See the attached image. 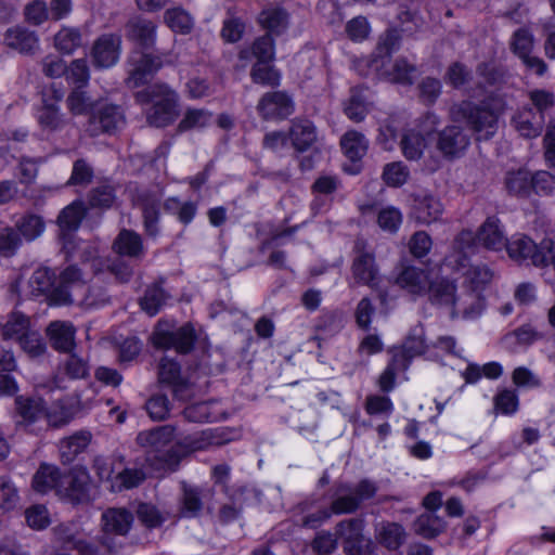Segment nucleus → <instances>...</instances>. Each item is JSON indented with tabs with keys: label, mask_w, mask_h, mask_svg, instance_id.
<instances>
[{
	"label": "nucleus",
	"mask_w": 555,
	"mask_h": 555,
	"mask_svg": "<svg viewBox=\"0 0 555 555\" xmlns=\"http://www.w3.org/2000/svg\"><path fill=\"white\" fill-rule=\"evenodd\" d=\"M476 250L474 232L463 230L455 236L450 253L443 259V266L463 276V288L482 292L492 281L494 272L487 264L470 262L469 257Z\"/></svg>",
	"instance_id": "obj_1"
},
{
	"label": "nucleus",
	"mask_w": 555,
	"mask_h": 555,
	"mask_svg": "<svg viewBox=\"0 0 555 555\" xmlns=\"http://www.w3.org/2000/svg\"><path fill=\"white\" fill-rule=\"evenodd\" d=\"M506 109L501 96H489L480 103L461 101L451 107L450 114L455 121L465 122L477 141H488L499 129V119Z\"/></svg>",
	"instance_id": "obj_2"
},
{
	"label": "nucleus",
	"mask_w": 555,
	"mask_h": 555,
	"mask_svg": "<svg viewBox=\"0 0 555 555\" xmlns=\"http://www.w3.org/2000/svg\"><path fill=\"white\" fill-rule=\"evenodd\" d=\"M140 104L152 103L146 113L151 126L163 128L172 124L178 117V94L168 85L155 83L135 93Z\"/></svg>",
	"instance_id": "obj_3"
},
{
	"label": "nucleus",
	"mask_w": 555,
	"mask_h": 555,
	"mask_svg": "<svg viewBox=\"0 0 555 555\" xmlns=\"http://www.w3.org/2000/svg\"><path fill=\"white\" fill-rule=\"evenodd\" d=\"M214 440L212 433L205 430L193 436L185 437L182 441L157 454L146 455V462L156 470L175 472L184 454L204 450L210 444H219Z\"/></svg>",
	"instance_id": "obj_4"
},
{
	"label": "nucleus",
	"mask_w": 555,
	"mask_h": 555,
	"mask_svg": "<svg viewBox=\"0 0 555 555\" xmlns=\"http://www.w3.org/2000/svg\"><path fill=\"white\" fill-rule=\"evenodd\" d=\"M551 240H544L537 245L530 237L522 234L514 235L506 242L508 256L518 263L544 267L550 263Z\"/></svg>",
	"instance_id": "obj_5"
},
{
	"label": "nucleus",
	"mask_w": 555,
	"mask_h": 555,
	"mask_svg": "<svg viewBox=\"0 0 555 555\" xmlns=\"http://www.w3.org/2000/svg\"><path fill=\"white\" fill-rule=\"evenodd\" d=\"M133 522V515L125 507H109L102 513L101 525L103 537L101 545L107 553H117L121 548V543L116 541L113 535L125 537Z\"/></svg>",
	"instance_id": "obj_6"
},
{
	"label": "nucleus",
	"mask_w": 555,
	"mask_h": 555,
	"mask_svg": "<svg viewBox=\"0 0 555 555\" xmlns=\"http://www.w3.org/2000/svg\"><path fill=\"white\" fill-rule=\"evenodd\" d=\"M376 491V486L370 480H362L356 487L340 485L336 489V496L332 501L331 509L336 515L351 514L360 507L363 501L372 499Z\"/></svg>",
	"instance_id": "obj_7"
},
{
	"label": "nucleus",
	"mask_w": 555,
	"mask_h": 555,
	"mask_svg": "<svg viewBox=\"0 0 555 555\" xmlns=\"http://www.w3.org/2000/svg\"><path fill=\"white\" fill-rule=\"evenodd\" d=\"M197 339L194 326L185 323L176 330H165L159 325L153 333L152 343L158 349H175L179 353H189Z\"/></svg>",
	"instance_id": "obj_8"
},
{
	"label": "nucleus",
	"mask_w": 555,
	"mask_h": 555,
	"mask_svg": "<svg viewBox=\"0 0 555 555\" xmlns=\"http://www.w3.org/2000/svg\"><path fill=\"white\" fill-rule=\"evenodd\" d=\"M335 534L343 540L347 555H373L372 544L363 535V520L351 518L336 526Z\"/></svg>",
	"instance_id": "obj_9"
},
{
	"label": "nucleus",
	"mask_w": 555,
	"mask_h": 555,
	"mask_svg": "<svg viewBox=\"0 0 555 555\" xmlns=\"http://www.w3.org/2000/svg\"><path fill=\"white\" fill-rule=\"evenodd\" d=\"M158 380L171 389L177 400L185 401L194 395L193 384L182 376L181 366L173 359L162 358L158 364Z\"/></svg>",
	"instance_id": "obj_10"
},
{
	"label": "nucleus",
	"mask_w": 555,
	"mask_h": 555,
	"mask_svg": "<svg viewBox=\"0 0 555 555\" xmlns=\"http://www.w3.org/2000/svg\"><path fill=\"white\" fill-rule=\"evenodd\" d=\"M163 193L158 190H142L137 194L135 204L142 211L145 233L151 237L159 234L160 202Z\"/></svg>",
	"instance_id": "obj_11"
},
{
	"label": "nucleus",
	"mask_w": 555,
	"mask_h": 555,
	"mask_svg": "<svg viewBox=\"0 0 555 555\" xmlns=\"http://www.w3.org/2000/svg\"><path fill=\"white\" fill-rule=\"evenodd\" d=\"M294 109L293 99L284 91L266 92L257 104V112L264 120L285 119Z\"/></svg>",
	"instance_id": "obj_12"
},
{
	"label": "nucleus",
	"mask_w": 555,
	"mask_h": 555,
	"mask_svg": "<svg viewBox=\"0 0 555 555\" xmlns=\"http://www.w3.org/2000/svg\"><path fill=\"white\" fill-rule=\"evenodd\" d=\"M356 248L357 255L354 256L351 264L352 281L357 285H366L374 288L378 285L380 279L375 256L373 253L360 249L359 243H357Z\"/></svg>",
	"instance_id": "obj_13"
},
{
	"label": "nucleus",
	"mask_w": 555,
	"mask_h": 555,
	"mask_svg": "<svg viewBox=\"0 0 555 555\" xmlns=\"http://www.w3.org/2000/svg\"><path fill=\"white\" fill-rule=\"evenodd\" d=\"M125 122L121 108L118 105L106 104L93 112L89 118L87 131L91 137L101 133H112Z\"/></svg>",
	"instance_id": "obj_14"
},
{
	"label": "nucleus",
	"mask_w": 555,
	"mask_h": 555,
	"mask_svg": "<svg viewBox=\"0 0 555 555\" xmlns=\"http://www.w3.org/2000/svg\"><path fill=\"white\" fill-rule=\"evenodd\" d=\"M121 37L117 34H104L93 43L92 62L95 67L108 68L114 66L120 56Z\"/></svg>",
	"instance_id": "obj_15"
},
{
	"label": "nucleus",
	"mask_w": 555,
	"mask_h": 555,
	"mask_svg": "<svg viewBox=\"0 0 555 555\" xmlns=\"http://www.w3.org/2000/svg\"><path fill=\"white\" fill-rule=\"evenodd\" d=\"M60 494L72 503L79 504L90 500V477L85 469H74L64 475Z\"/></svg>",
	"instance_id": "obj_16"
},
{
	"label": "nucleus",
	"mask_w": 555,
	"mask_h": 555,
	"mask_svg": "<svg viewBox=\"0 0 555 555\" xmlns=\"http://www.w3.org/2000/svg\"><path fill=\"white\" fill-rule=\"evenodd\" d=\"M470 143L468 134L460 126H448L438 134L437 147L444 157L461 156Z\"/></svg>",
	"instance_id": "obj_17"
},
{
	"label": "nucleus",
	"mask_w": 555,
	"mask_h": 555,
	"mask_svg": "<svg viewBox=\"0 0 555 555\" xmlns=\"http://www.w3.org/2000/svg\"><path fill=\"white\" fill-rule=\"evenodd\" d=\"M83 287L81 272L75 266H69L63 270L55 279V285L52 292V299L60 305H68L75 301L74 292Z\"/></svg>",
	"instance_id": "obj_18"
},
{
	"label": "nucleus",
	"mask_w": 555,
	"mask_h": 555,
	"mask_svg": "<svg viewBox=\"0 0 555 555\" xmlns=\"http://www.w3.org/2000/svg\"><path fill=\"white\" fill-rule=\"evenodd\" d=\"M486 308V299L482 292L472 288H463L456 295L452 317L462 315L464 319H476L481 315Z\"/></svg>",
	"instance_id": "obj_19"
},
{
	"label": "nucleus",
	"mask_w": 555,
	"mask_h": 555,
	"mask_svg": "<svg viewBox=\"0 0 555 555\" xmlns=\"http://www.w3.org/2000/svg\"><path fill=\"white\" fill-rule=\"evenodd\" d=\"M474 236L477 247L482 245L490 250H502L507 242L501 221L494 216L488 217Z\"/></svg>",
	"instance_id": "obj_20"
},
{
	"label": "nucleus",
	"mask_w": 555,
	"mask_h": 555,
	"mask_svg": "<svg viewBox=\"0 0 555 555\" xmlns=\"http://www.w3.org/2000/svg\"><path fill=\"white\" fill-rule=\"evenodd\" d=\"M430 282L428 270L414 266H406L401 269L396 278V284L412 295H424Z\"/></svg>",
	"instance_id": "obj_21"
},
{
	"label": "nucleus",
	"mask_w": 555,
	"mask_h": 555,
	"mask_svg": "<svg viewBox=\"0 0 555 555\" xmlns=\"http://www.w3.org/2000/svg\"><path fill=\"white\" fill-rule=\"evenodd\" d=\"M176 437V427L172 425H164L155 427L151 430L139 433L137 441L140 446L147 448V454H157L165 450Z\"/></svg>",
	"instance_id": "obj_22"
},
{
	"label": "nucleus",
	"mask_w": 555,
	"mask_h": 555,
	"mask_svg": "<svg viewBox=\"0 0 555 555\" xmlns=\"http://www.w3.org/2000/svg\"><path fill=\"white\" fill-rule=\"evenodd\" d=\"M156 29L157 26L153 21L134 16L126 24V37L143 49H151L156 41Z\"/></svg>",
	"instance_id": "obj_23"
},
{
	"label": "nucleus",
	"mask_w": 555,
	"mask_h": 555,
	"mask_svg": "<svg viewBox=\"0 0 555 555\" xmlns=\"http://www.w3.org/2000/svg\"><path fill=\"white\" fill-rule=\"evenodd\" d=\"M46 405L39 397L17 396L15 398V421L18 425H31L43 418Z\"/></svg>",
	"instance_id": "obj_24"
},
{
	"label": "nucleus",
	"mask_w": 555,
	"mask_h": 555,
	"mask_svg": "<svg viewBox=\"0 0 555 555\" xmlns=\"http://www.w3.org/2000/svg\"><path fill=\"white\" fill-rule=\"evenodd\" d=\"M288 139L297 152L304 153L317 142V128L308 119L295 118L288 130Z\"/></svg>",
	"instance_id": "obj_25"
},
{
	"label": "nucleus",
	"mask_w": 555,
	"mask_h": 555,
	"mask_svg": "<svg viewBox=\"0 0 555 555\" xmlns=\"http://www.w3.org/2000/svg\"><path fill=\"white\" fill-rule=\"evenodd\" d=\"M545 118L532 107H522L512 118V125L524 138L531 139L541 134Z\"/></svg>",
	"instance_id": "obj_26"
},
{
	"label": "nucleus",
	"mask_w": 555,
	"mask_h": 555,
	"mask_svg": "<svg viewBox=\"0 0 555 555\" xmlns=\"http://www.w3.org/2000/svg\"><path fill=\"white\" fill-rule=\"evenodd\" d=\"M3 40L7 47L22 54H34L39 48L37 34L23 26L7 29Z\"/></svg>",
	"instance_id": "obj_27"
},
{
	"label": "nucleus",
	"mask_w": 555,
	"mask_h": 555,
	"mask_svg": "<svg viewBox=\"0 0 555 555\" xmlns=\"http://www.w3.org/2000/svg\"><path fill=\"white\" fill-rule=\"evenodd\" d=\"M113 250L117 255L127 257L132 261H139L145 255L141 235L127 229L121 230L116 236L113 243Z\"/></svg>",
	"instance_id": "obj_28"
},
{
	"label": "nucleus",
	"mask_w": 555,
	"mask_h": 555,
	"mask_svg": "<svg viewBox=\"0 0 555 555\" xmlns=\"http://www.w3.org/2000/svg\"><path fill=\"white\" fill-rule=\"evenodd\" d=\"M160 65L159 60L151 54L140 55L138 60L131 61V68L126 79L127 86L129 88H138L146 83L158 70Z\"/></svg>",
	"instance_id": "obj_29"
},
{
	"label": "nucleus",
	"mask_w": 555,
	"mask_h": 555,
	"mask_svg": "<svg viewBox=\"0 0 555 555\" xmlns=\"http://www.w3.org/2000/svg\"><path fill=\"white\" fill-rule=\"evenodd\" d=\"M427 348L428 345L425 339L424 326L418 323L411 327L402 346L392 348L391 353L403 356L406 360V366H409L411 360L415 357L424 354Z\"/></svg>",
	"instance_id": "obj_30"
},
{
	"label": "nucleus",
	"mask_w": 555,
	"mask_h": 555,
	"mask_svg": "<svg viewBox=\"0 0 555 555\" xmlns=\"http://www.w3.org/2000/svg\"><path fill=\"white\" fill-rule=\"evenodd\" d=\"M444 210L440 198L424 193L414 197V215L418 222L430 224L440 219Z\"/></svg>",
	"instance_id": "obj_31"
},
{
	"label": "nucleus",
	"mask_w": 555,
	"mask_h": 555,
	"mask_svg": "<svg viewBox=\"0 0 555 555\" xmlns=\"http://www.w3.org/2000/svg\"><path fill=\"white\" fill-rule=\"evenodd\" d=\"M429 301L438 307L453 309L456 298V285L446 278L430 281L427 292Z\"/></svg>",
	"instance_id": "obj_32"
},
{
	"label": "nucleus",
	"mask_w": 555,
	"mask_h": 555,
	"mask_svg": "<svg viewBox=\"0 0 555 555\" xmlns=\"http://www.w3.org/2000/svg\"><path fill=\"white\" fill-rule=\"evenodd\" d=\"M51 345L62 352H70L75 346V328L69 322L54 321L47 330Z\"/></svg>",
	"instance_id": "obj_33"
},
{
	"label": "nucleus",
	"mask_w": 555,
	"mask_h": 555,
	"mask_svg": "<svg viewBox=\"0 0 555 555\" xmlns=\"http://www.w3.org/2000/svg\"><path fill=\"white\" fill-rule=\"evenodd\" d=\"M258 22L268 30L267 34L280 36L288 28L289 15L283 8L270 7L260 12Z\"/></svg>",
	"instance_id": "obj_34"
},
{
	"label": "nucleus",
	"mask_w": 555,
	"mask_h": 555,
	"mask_svg": "<svg viewBox=\"0 0 555 555\" xmlns=\"http://www.w3.org/2000/svg\"><path fill=\"white\" fill-rule=\"evenodd\" d=\"M63 477L64 475L61 474L56 466L41 464L33 477V488L39 493L56 490L60 494Z\"/></svg>",
	"instance_id": "obj_35"
},
{
	"label": "nucleus",
	"mask_w": 555,
	"mask_h": 555,
	"mask_svg": "<svg viewBox=\"0 0 555 555\" xmlns=\"http://www.w3.org/2000/svg\"><path fill=\"white\" fill-rule=\"evenodd\" d=\"M504 185L508 194L527 198L532 193V173L525 168L508 170L504 178Z\"/></svg>",
	"instance_id": "obj_36"
},
{
	"label": "nucleus",
	"mask_w": 555,
	"mask_h": 555,
	"mask_svg": "<svg viewBox=\"0 0 555 555\" xmlns=\"http://www.w3.org/2000/svg\"><path fill=\"white\" fill-rule=\"evenodd\" d=\"M36 117L43 131H59L66 125V120L55 103L43 101L42 106L37 111Z\"/></svg>",
	"instance_id": "obj_37"
},
{
	"label": "nucleus",
	"mask_w": 555,
	"mask_h": 555,
	"mask_svg": "<svg viewBox=\"0 0 555 555\" xmlns=\"http://www.w3.org/2000/svg\"><path fill=\"white\" fill-rule=\"evenodd\" d=\"M382 75L385 76L389 81L412 85L416 76L415 65L409 63L405 59L399 57L389 66H382Z\"/></svg>",
	"instance_id": "obj_38"
},
{
	"label": "nucleus",
	"mask_w": 555,
	"mask_h": 555,
	"mask_svg": "<svg viewBox=\"0 0 555 555\" xmlns=\"http://www.w3.org/2000/svg\"><path fill=\"white\" fill-rule=\"evenodd\" d=\"M55 540L64 548L78 550L86 539L83 531L78 522L60 524L54 529Z\"/></svg>",
	"instance_id": "obj_39"
},
{
	"label": "nucleus",
	"mask_w": 555,
	"mask_h": 555,
	"mask_svg": "<svg viewBox=\"0 0 555 555\" xmlns=\"http://www.w3.org/2000/svg\"><path fill=\"white\" fill-rule=\"evenodd\" d=\"M376 540L390 551L398 550L405 540L403 527L397 522H382L376 528Z\"/></svg>",
	"instance_id": "obj_40"
},
{
	"label": "nucleus",
	"mask_w": 555,
	"mask_h": 555,
	"mask_svg": "<svg viewBox=\"0 0 555 555\" xmlns=\"http://www.w3.org/2000/svg\"><path fill=\"white\" fill-rule=\"evenodd\" d=\"M340 146L350 160L357 162L366 154L369 141L361 132L349 130L341 137Z\"/></svg>",
	"instance_id": "obj_41"
},
{
	"label": "nucleus",
	"mask_w": 555,
	"mask_h": 555,
	"mask_svg": "<svg viewBox=\"0 0 555 555\" xmlns=\"http://www.w3.org/2000/svg\"><path fill=\"white\" fill-rule=\"evenodd\" d=\"M91 435L88 431H79L60 442V454L63 463H70L89 444Z\"/></svg>",
	"instance_id": "obj_42"
},
{
	"label": "nucleus",
	"mask_w": 555,
	"mask_h": 555,
	"mask_svg": "<svg viewBox=\"0 0 555 555\" xmlns=\"http://www.w3.org/2000/svg\"><path fill=\"white\" fill-rule=\"evenodd\" d=\"M400 146L406 159L418 160L424 154L427 142L422 133L415 130H408L401 138Z\"/></svg>",
	"instance_id": "obj_43"
},
{
	"label": "nucleus",
	"mask_w": 555,
	"mask_h": 555,
	"mask_svg": "<svg viewBox=\"0 0 555 555\" xmlns=\"http://www.w3.org/2000/svg\"><path fill=\"white\" fill-rule=\"evenodd\" d=\"M414 528L417 534L431 539L441 533L446 528L443 518L433 512H425L417 517L414 522Z\"/></svg>",
	"instance_id": "obj_44"
},
{
	"label": "nucleus",
	"mask_w": 555,
	"mask_h": 555,
	"mask_svg": "<svg viewBox=\"0 0 555 555\" xmlns=\"http://www.w3.org/2000/svg\"><path fill=\"white\" fill-rule=\"evenodd\" d=\"M86 210L82 203L74 202L66 206L57 217V223L62 232H74L76 231L83 217Z\"/></svg>",
	"instance_id": "obj_45"
},
{
	"label": "nucleus",
	"mask_w": 555,
	"mask_h": 555,
	"mask_svg": "<svg viewBox=\"0 0 555 555\" xmlns=\"http://www.w3.org/2000/svg\"><path fill=\"white\" fill-rule=\"evenodd\" d=\"M15 228L20 235H22L27 242H31L43 233L46 223L40 216L27 214L15 222Z\"/></svg>",
	"instance_id": "obj_46"
},
{
	"label": "nucleus",
	"mask_w": 555,
	"mask_h": 555,
	"mask_svg": "<svg viewBox=\"0 0 555 555\" xmlns=\"http://www.w3.org/2000/svg\"><path fill=\"white\" fill-rule=\"evenodd\" d=\"M54 285V273L48 268H39L35 270L29 279L30 293L35 297L47 294H50L52 297Z\"/></svg>",
	"instance_id": "obj_47"
},
{
	"label": "nucleus",
	"mask_w": 555,
	"mask_h": 555,
	"mask_svg": "<svg viewBox=\"0 0 555 555\" xmlns=\"http://www.w3.org/2000/svg\"><path fill=\"white\" fill-rule=\"evenodd\" d=\"M271 62H256L250 70L253 82L268 87H278L281 82L280 72L270 64Z\"/></svg>",
	"instance_id": "obj_48"
},
{
	"label": "nucleus",
	"mask_w": 555,
	"mask_h": 555,
	"mask_svg": "<svg viewBox=\"0 0 555 555\" xmlns=\"http://www.w3.org/2000/svg\"><path fill=\"white\" fill-rule=\"evenodd\" d=\"M29 332V319L23 313L13 312L3 326L2 335L4 339L20 343Z\"/></svg>",
	"instance_id": "obj_49"
},
{
	"label": "nucleus",
	"mask_w": 555,
	"mask_h": 555,
	"mask_svg": "<svg viewBox=\"0 0 555 555\" xmlns=\"http://www.w3.org/2000/svg\"><path fill=\"white\" fill-rule=\"evenodd\" d=\"M406 360L401 354H392V358L378 378L379 389L389 392L395 388L397 373L406 370Z\"/></svg>",
	"instance_id": "obj_50"
},
{
	"label": "nucleus",
	"mask_w": 555,
	"mask_h": 555,
	"mask_svg": "<svg viewBox=\"0 0 555 555\" xmlns=\"http://www.w3.org/2000/svg\"><path fill=\"white\" fill-rule=\"evenodd\" d=\"M399 48V36L396 30L386 31L378 42L376 48L375 57L372 61V65L375 69H379L384 66L385 59H389L391 54Z\"/></svg>",
	"instance_id": "obj_51"
},
{
	"label": "nucleus",
	"mask_w": 555,
	"mask_h": 555,
	"mask_svg": "<svg viewBox=\"0 0 555 555\" xmlns=\"http://www.w3.org/2000/svg\"><path fill=\"white\" fill-rule=\"evenodd\" d=\"M168 295L158 285L154 284L146 288L144 296L140 299V306L150 315H155L166 304Z\"/></svg>",
	"instance_id": "obj_52"
},
{
	"label": "nucleus",
	"mask_w": 555,
	"mask_h": 555,
	"mask_svg": "<svg viewBox=\"0 0 555 555\" xmlns=\"http://www.w3.org/2000/svg\"><path fill=\"white\" fill-rule=\"evenodd\" d=\"M211 121V113L204 108H188L183 115V118L178 125L180 132L202 129L207 127Z\"/></svg>",
	"instance_id": "obj_53"
},
{
	"label": "nucleus",
	"mask_w": 555,
	"mask_h": 555,
	"mask_svg": "<svg viewBox=\"0 0 555 555\" xmlns=\"http://www.w3.org/2000/svg\"><path fill=\"white\" fill-rule=\"evenodd\" d=\"M167 26L176 33L189 34L193 27L190 14L181 8L169 9L164 14Z\"/></svg>",
	"instance_id": "obj_54"
},
{
	"label": "nucleus",
	"mask_w": 555,
	"mask_h": 555,
	"mask_svg": "<svg viewBox=\"0 0 555 555\" xmlns=\"http://www.w3.org/2000/svg\"><path fill=\"white\" fill-rule=\"evenodd\" d=\"M367 102L362 90L359 88L351 89L350 98L345 106V113L349 119L360 122L367 114Z\"/></svg>",
	"instance_id": "obj_55"
},
{
	"label": "nucleus",
	"mask_w": 555,
	"mask_h": 555,
	"mask_svg": "<svg viewBox=\"0 0 555 555\" xmlns=\"http://www.w3.org/2000/svg\"><path fill=\"white\" fill-rule=\"evenodd\" d=\"M54 46L60 52L72 54L81 46V34L77 28L63 27L54 37Z\"/></svg>",
	"instance_id": "obj_56"
},
{
	"label": "nucleus",
	"mask_w": 555,
	"mask_h": 555,
	"mask_svg": "<svg viewBox=\"0 0 555 555\" xmlns=\"http://www.w3.org/2000/svg\"><path fill=\"white\" fill-rule=\"evenodd\" d=\"M66 80L76 85L77 88L85 87L90 79L89 66L86 59H77L72 61L69 66L66 65Z\"/></svg>",
	"instance_id": "obj_57"
},
{
	"label": "nucleus",
	"mask_w": 555,
	"mask_h": 555,
	"mask_svg": "<svg viewBox=\"0 0 555 555\" xmlns=\"http://www.w3.org/2000/svg\"><path fill=\"white\" fill-rule=\"evenodd\" d=\"M115 198L114 188L108 183H102L89 192L88 203L91 207L108 208Z\"/></svg>",
	"instance_id": "obj_58"
},
{
	"label": "nucleus",
	"mask_w": 555,
	"mask_h": 555,
	"mask_svg": "<svg viewBox=\"0 0 555 555\" xmlns=\"http://www.w3.org/2000/svg\"><path fill=\"white\" fill-rule=\"evenodd\" d=\"M182 514L186 517H194L203 507L199 490L185 482L182 483Z\"/></svg>",
	"instance_id": "obj_59"
},
{
	"label": "nucleus",
	"mask_w": 555,
	"mask_h": 555,
	"mask_svg": "<svg viewBox=\"0 0 555 555\" xmlns=\"http://www.w3.org/2000/svg\"><path fill=\"white\" fill-rule=\"evenodd\" d=\"M183 416L186 421L193 423L212 422L216 414L211 410V402L202 401L188 405L183 410Z\"/></svg>",
	"instance_id": "obj_60"
},
{
	"label": "nucleus",
	"mask_w": 555,
	"mask_h": 555,
	"mask_svg": "<svg viewBox=\"0 0 555 555\" xmlns=\"http://www.w3.org/2000/svg\"><path fill=\"white\" fill-rule=\"evenodd\" d=\"M20 501L18 490L9 476H0V508L12 511Z\"/></svg>",
	"instance_id": "obj_61"
},
{
	"label": "nucleus",
	"mask_w": 555,
	"mask_h": 555,
	"mask_svg": "<svg viewBox=\"0 0 555 555\" xmlns=\"http://www.w3.org/2000/svg\"><path fill=\"white\" fill-rule=\"evenodd\" d=\"M170 401L166 395L152 396L145 403L149 416L156 422L164 421L170 412Z\"/></svg>",
	"instance_id": "obj_62"
},
{
	"label": "nucleus",
	"mask_w": 555,
	"mask_h": 555,
	"mask_svg": "<svg viewBox=\"0 0 555 555\" xmlns=\"http://www.w3.org/2000/svg\"><path fill=\"white\" fill-rule=\"evenodd\" d=\"M511 47L519 59L527 57L534 47L532 34L526 28L517 29L513 35Z\"/></svg>",
	"instance_id": "obj_63"
},
{
	"label": "nucleus",
	"mask_w": 555,
	"mask_h": 555,
	"mask_svg": "<svg viewBox=\"0 0 555 555\" xmlns=\"http://www.w3.org/2000/svg\"><path fill=\"white\" fill-rule=\"evenodd\" d=\"M410 172L402 162L387 164L383 171V178L389 186L398 188L409 179Z\"/></svg>",
	"instance_id": "obj_64"
}]
</instances>
